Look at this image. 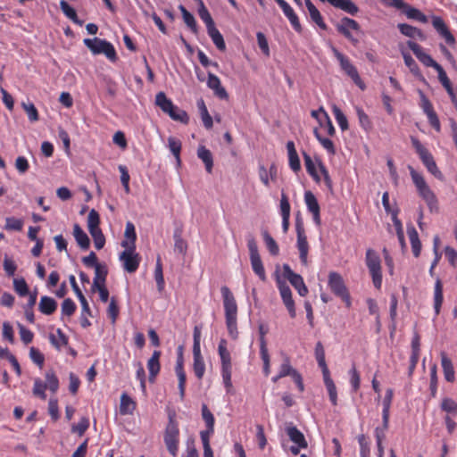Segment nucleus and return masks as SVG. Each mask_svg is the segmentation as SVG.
<instances>
[{"instance_id":"obj_1","label":"nucleus","mask_w":457,"mask_h":457,"mask_svg":"<svg viewBox=\"0 0 457 457\" xmlns=\"http://www.w3.org/2000/svg\"><path fill=\"white\" fill-rule=\"evenodd\" d=\"M220 292L223 299L226 326L228 335L232 339H237L238 337L237 304L235 296L226 286L221 287Z\"/></svg>"},{"instance_id":"obj_2","label":"nucleus","mask_w":457,"mask_h":457,"mask_svg":"<svg viewBox=\"0 0 457 457\" xmlns=\"http://www.w3.org/2000/svg\"><path fill=\"white\" fill-rule=\"evenodd\" d=\"M408 169L419 195L427 204L430 212H437L439 210L438 199L426 182L423 175L416 171L411 166H409Z\"/></svg>"},{"instance_id":"obj_3","label":"nucleus","mask_w":457,"mask_h":457,"mask_svg":"<svg viewBox=\"0 0 457 457\" xmlns=\"http://www.w3.org/2000/svg\"><path fill=\"white\" fill-rule=\"evenodd\" d=\"M179 427L176 420V412L170 411L168 423L163 433V441L167 451L172 457H177L179 448Z\"/></svg>"},{"instance_id":"obj_4","label":"nucleus","mask_w":457,"mask_h":457,"mask_svg":"<svg viewBox=\"0 0 457 457\" xmlns=\"http://www.w3.org/2000/svg\"><path fill=\"white\" fill-rule=\"evenodd\" d=\"M228 342L226 339H220L218 345V353L220 358V373L222 377L223 385L228 394L231 393L233 385L231 380L232 376V362L231 355L228 350Z\"/></svg>"},{"instance_id":"obj_5","label":"nucleus","mask_w":457,"mask_h":457,"mask_svg":"<svg viewBox=\"0 0 457 457\" xmlns=\"http://www.w3.org/2000/svg\"><path fill=\"white\" fill-rule=\"evenodd\" d=\"M411 141L412 146L414 147L416 153L418 154L420 159L421 160L422 163L427 168V170L433 176H435V178L442 180L444 179L443 173L438 169L431 153L420 143V141L417 137H411Z\"/></svg>"},{"instance_id":"obj_6","label":"nucleus","mask_w":457,"mask_h":457,"mask_svg":"<svg viewBox=\"0 0 457 457\" xmlns=\"http://www.w3.org/2000/svg\"><path fill=\"white\" fill-rule=\"evenodd\" d=\"M83 43L94 54H103L112 62H115L117 60L115 48L110 42L98 37H94L85 38Z\"/></svg>"},{"instance_id":"obj_7","label":"nucleus","mask_w":457,"mask_h":457,"mask_svg":"<svg viewBox=\"0 0 457 457\" xmlns=\"http://www.w3.org/2000/svg\"><path fill=\"white\" fill-rule=\"evenodd\" d=\"M365 262L372 278V282L377 289L382 285V269L379 254L373 249L366 251Z\"/></svg>"},{"instance_id":"obj_8","label":"nucleus","mask_w":457,"mask_h":457,"mask_svg":"<svg viewBox=\"0 0 457 457\" xmlns=\"http://www.w3.org/2000/svg\"><path fill=\"white\" fill-rule=\"evenodd\" d=\"M328 285L331 292L345 302L347 306L351 304V298L343 277L336 271H330L328 274Z\"/></svg>"},{"instance_id":"obj_9","label":"nucleus","mask_w":457,"mask_h":457,"mask_svg":"<svg viewBox=\"0 0 457 457\" xmlns=\"http://www.w3.org/2000/svg\"><path fill=\"white\" fill-rule=\"evenodd\" d=\"M335 56L340 63L341 69L353 79V81L361 88L364 89L365 85L362 82L356 67L350 62L349 58L338 52L337 49L334 50Z\"/></svg>"},{"instance_id":"obj_10","label":"nucleus","mask_w":457,"mask_h":457,"mask_svg":"<svg viewBox=\"0 0 457 457\" xmlns=\"http://www.w3.org/2000/svg\"><path fill=\"white\" fill-rule=\"evenodd\" d=\"M119 259L122 263L124 270L129 273L136 272L141 262V257L136 253V248L129 247L125 248L124 251L120 253Z\"/></svg>"},{"instance_id":"obj_11","label":"nucleus","mask_w":457,"mask_h":457,"mask_svg":"<svg viewBox=\"0 0 457 457\" xmlns=\"http://www.w3.org/2000/svg\"><path fill=\"white\" fill-rule=\"evenodd\" d=\"M419 94L420 96V106L423 110L424 113L427 115V118H428V120L430 126L436 132H440V130H441L440 120L438 119L436 112L434 110L432 103L429 101V99L426 96V95L421 90L419 91Z\"/></svg>"},{"instance_id":"obj_12","label":"nucleus","mask_w":457,"mask_h":457,"mask_svg":"<svg viewBox=\"0 0 457 457\" xmlns=\"http://www.w3.org/2000/svg\"><path fill=\"white\" fill-rule=\"evenodd\" d=\"M295 230L297 234V249L299 251V257L301 262L303 265L308 264V252H309V244L307 241V237L304 232V228L301 220H296L295 222Z\"/></svg>"},{"instance_id":"obj_13","label":"nucleus","mask_w":457,"mask_h":457,"mask_svg":"<svg viewBox=\"0 0 457 457\" xmlns=\"http://www.w3.org/2000/svg\"><path fill=\"white\" fill-rule=\"evenodd\" d=\"M408 47L413 52L418 60L427 67H432L436 71L442 68L428 54L423 51V48L417 43L409 40L407 42Z\"/></svg>"},{"instance_id":"obj_14","label":"nucleus","mask_w":457,"mask_h":457,"mask_svg":"<svg viewBox=\"0 0 457 457\" xmlns=\"http://www.w3.org/2000/svg\"><path fill=\"white\" fill-rule=\"evenodd\" d=\"M283 273L285 278L290 284L297 290L301 296H305L308 294V288L301 275L295 273L289 265L284 264Z\"/></svg>"},{"instance_id":"obj_15","label":"nucleus","mask_w":457,"mask_h":457,"mask_svg":"<svg viewBox=\"0 0 457 457\" xmlns=\"http://www.w3.org/2000/svg\"><path fill=\"white\" fill-rule=\"evenodd\" d=\"M278 288L279 290L282 301L287 309L289 315L291 318H295L296 312L295 307V302L292 297V291L290 287L287 285L286 282L280 280L279 278L277 280Z\"/></svg>"},{"instance_id":"obj_16","label":"nucleus","mask_w":457,"mask_h":457,"mask_svg":"<svg viewBox=\"0 0 457 457\" xmlns=\"http://www.w3.org/2000/svg\"><path fill=\"white\" fill-rule=\"evenodd\" d=\"M361 27L359 23L348 17H344L340 23L337 26V29L339 33L344 35L348 40H350L354 46L357 45L358 40L353 37L350 29L358 31Z\"/></svg>"},{"instance_id":"obj_17","label":"nucleus","mask_w":457,"mask_h":457,"mask_svg":"<svg viewBox=\"0 0 457 457\" xmlns=\"http://www.w3.org/2000/svg\"><path fill=\"white\" fill-rule=\"evenodd\" d=\"M202 417L205 422L206 429L200 432L201 439H209L214 433L215 419L205 403L202 405Z\"/></svg>"},{"instance_id":"obj_18","label":"nucleus","mask_w":457,"mask_h":457,"mask_svg":"<svg viewBox=\"0 0 457 457\" xmlns=\"http://www.w3.org/2000/svg\"><path fill=\"white\" fill-rule=\"evenodd\" d=\"M432 25L436 32L445 40L447 45H455V38L442 18L437 16L434 17L432 20Z\"/></svg>"},{"instance_id":"obj_19","label":"nucleus","mask_w":457,"mask_h":457,"mask_svg":"<svg viewBox=\"0 0 457 457\" xmlns=\"http://www.w3.org/2000/svg\"><path fill=\"white\" fill-rule=\"evenodd\" d=\"M304 202L308 211L312 214L314 222L317 225L320 224V208L318 200L314 194L311 191L304 193Z\"/></svg>"},{"instance_id":"obj_20","label":"nucleus","mask_w":457,"mask_h":457,"mask_svg":"<svg viewBox=\"0 0 457 457\" xmlns=\"http://www.w3.org/2000/svg\"><path fill=\"white\" fill-rule=\"evenodd\" d=\"M207 86L213 90L215 96L220 99H228V94L226 89L221 86L220 79L215 74L209 72Z\"/></svg>"},{"instance_id":"obj_21","label":"nucleus","mask_w":457,"mask_h":457,"mask_svg":"<svg viewBox=\"0 0 457 457\" xmlns=\"http://www.w3.org/2000/svg\"><path fill=\"white\" fill-rule=\"evenodd\" d=\"M161 351L155 350L154 351L152 356L147 361V369L149 371V381L154 382L155 378L160 372L161 370V363H160V357H161Z\"/></svg>"},{"instance_id":"obj_22","label":"nucleus","mask_w":457,"mask_h":457,"mask_svg":"<svg viewBox=\"0 0 457 457\" xmlns=\"http://www.w3.org/2000/svg\"><path fill=\"white\" fill-rule=\"evenodd\" d=\"M394 397V391L392 388H388L386 391V395L384 396L382 402V421L385 428H388L389 426V418H390V408L392 404Z\"/></svg>"},{"instance_id":"obj_23","label":"nucleus","mask_w":457,"mask_h":457,"mask_svg":"<svg viewBox=\"0 0 457 457\" xmlns=\"http://www.w3.org/2000/svg\"><path fill=\"white\" fill-rule=\"evenodd\" d=\"M287 150L288 154V164L290 169L295 172L299 171L301 170V162L295 149V143L293 141H288L287 143Z\"/></svg>"},{"instance_id":"obj_24","label":"nucleus","mask_w":457,"mask_h":457,"mask_svg":"<svg viewBox=\"0 0 457 457\" xmlns=\"http://www.w3.org/2000/svg\"><path fill=\"white\" fill-rule=\"evenodd\" d=\"M443 302V282L440 278L436 277L434 287V310L436 316L439 315Z\"/></svg>"},{"instance_id":"obj_25","label":"nucleus","mask_w":457,"mask_h":457,"mask_svg":"<svg viewBox=\"0 0 457 457\" xmlns=\"http://www.w3.org/2000/svg\"><path fill=\"white\" fill-rule=\"evenodd\" d=\"M286 432L293 443L302 446L303 449H306L308 447V443L303 434L295 426H288L286 428Z\"/></svg>"},{"instance_id":"obj_26","label":"nucleus","mask_w":457,"mask_h":457,"mask_svg":"<svg viewBox=\"0 0 457 457\" xmlns=\"http://www.w3.org/2000/svg\"><path fill=\"white\" fill-rule=\"evenodd\" d=\"M280 8L282 9L284 14L287 16V18L289 20L292 27L296 30L297 32H300L302 30V27L299 21V19L297 15L295 14L293 8L286 2L281 1L280 4H278Z\"/></svg>"},{"instance_id":"obj_27","label":"nucleus","mask_w":457,"mask_h":457,"mask_svg":"<svg viewBox=\"0 0 457 457\" xmlns=\"http://www.w3.org/2000/svg\"><path fill=\"white\" fill-rule=\"evenodd\" d=\"M441 365L446 381L453 383L455 380V372L452 361L445 352L441 353Z\"/></svg>"},{"instance_id":"obj_28","label":"nucleus","mask_w":457,"mask_h":457,"mask_svg":"<svg viewBox=\"0 0 457 457\" xmlns=\"http://www.w3.org/2000/svg\"><path fill=\"white\" fill-rule=\"evenodd\" d=\"M137 233L132 222L128 221L125 228V239L121 242L124 248H136Z\"/></svg>"},{"instance_id":"obj_29","label":"nucleus","mask_w":457,"mask_h":457,"mask_svg":"<svg viewBox=\"0 0 457 457\" xmlns=\"http://www.w3.org/2000/svg\"><path fill=\"white\" fill-rule=\"evenodd\" d=\"M57 309V302L47 295H44L40 298L38 304V310L45 315L53 314Z\"/></svg>"},{"instance_id":"obj_30","label":"nucleus","mask_w":457,"mask_h":457,"mask_svg":"<svg viewBox=\"0 0 457 457\" xmlns=\"http://www.w3.org/2000/svg\"><path fill=\"white\" fill-rule=\"evenodd\" d=\"M397 27L400 32L408 37L419 38L420 40H424L426 38L424 33L416 27L406 23H399Z\"/></svg>"},{"instance_id":"obj_31","label":"nucleus","mask_w":457,"mask_h":457,"mask_svg":"<svg viewBox=\"0 0 457 457\" xmlns=\"http://www.w3.org/2000/svg\"><path fill=\"white\" fill-rule=\"evenodd\" d=\"M155 104L166 114H169L176 105L169 99L164 92H159L155 96Z\"/></svg>"},{"instance_id":"obj_32","label":"nucleus","mask_w":457,"mask_h":457,"mask_svg":"<svg viewBox=\"0 0 457 457\" xmlns=\"http://www.w3.org/2000/svg\"><path fill=\"white\" fill-rule=\"evenodd\" d=\"M197 157L204 163L205 170L208 173H212L213 167V158L212 152L204 145H200L197 149Z\"/></svg>"},{"instance_id":"obj_33","label":"nucleus","mask_w":457,"mask_h":457,"mask_svg":"<svg viewBox=\"0 0 457 457\" xmlns=\"http://www.w3.org/2000/svg\"><path fill=\"white\" fill-rule=\"evenodd\" d=\"M193 370L195 377L202 379L205 372V364L201 351H193Z\"/></svg>"},{"instance_id":"obj_34","label":"nucleus","mask_w":457,"mask_h":457,"mask_svg":"<svg viewBox=\"0 0 457 457\" xmlns=\"http://www.w3.org/2000/svg\"><path fill=\"white\" fill-rule=\"evenodd\" d=\"M49 341L55 349L60 351L62 346L68 345L69 338L61 328H57L55 334L49 335Z\"/></svg>"},{"instance_id":"obj_35","label":"nucleus","mask_w":457,"mask_h":457,"mask_svg":"<svg viewBox=\"0 0 457 457\" xmlns=\"http://www.w3.org/2000/svg\"><path fill=\"white\" fill-rule=\"evenodd\" d=\"M305 4L308 9L310 17L313 22H315L321 29H327V25L323 21V18L320 11L312 3L311 0H305Z\"/></svg>"},{"instance_id":"obj_36","label":"nucleus","mask_w":457,"mask_h":457,"mask_svg":"<svg viewBox=\"0 0 457 457\" xmlns=\"http://www.w3.org/2000/svg\"><path fill=\"white\" fill-rule=\"evenodd\" d=\"M73 236L76 242L82 249L87 250L89 247V237L78 223L73 226Z\"/></svg>"},{"instance_id":"obj_37","label":"nucleus","mask_w":457,"mask_h":457,"mask_svg":"<svg viewBox=\"0 0 457 457\" xmlns=\"http://www.w3.org/2000/svg\"><path fill=\"white\" fill-rule=\"evenodd\" d=\"M407 233L411 245V251L415 257H419L421 252V243L414 227L408 228Z\"/></svg>"},{"instance_id":"obj_38","label":"nucleus","mask_w":457,"mask_h":457,"mask_svg":"<svg viewBox=\"0 0 457 457\" xmlns=\"http://www.w3.org/2000/svg\"><path fill=\"white\" fill-rule=\"evenodd\" d=\"M322 374H323L324 383H325L326 388H327L328 395H329L330 402L334 406H336L337 404V393L336 385H335L334 381L332 380V378H330L329 371H328V373H322Z\"/></svg>"},{"instance_id":"obj_39","label":"nucleus","mask_w":457,"mask_h":457,"mask_svg":"<svg viewBox=\"0 0 457 457\" xmlns=\"http://www.w3.org/2000/svg\"><path fill=\"white\" fill-rule=\"evenodd\" d=\"M137 407L134 402L127 394L123 393L120 396V412L122 415L132 414Z\"/></svg>"},{"instance_id":"obj_40","label":"nucleus","mask_w":457,"mask_h":457,"mask_svg":"<svg viewBox=\"0 0 457 457\" xmlns=\"http://www.w3.org/2000/svg\"><path fill=\"white\" fill-rule=\"evenodd\" d=\"M355 112L358 117L360 127L366 132H370L373 126L370 118L360 106H355Z\"/></svg>"},{"instance_id":"obj_41","label":"nucleus","mask_w":457,"mask_h":457,"mask_svg":"<svg viewBox=\"0 0 457 457\" xmlns=\"http://www.w3.org/2000/svg\"><path fill=\"white\" fill-rule=\"evenodd\" d=\"M207 32L216 47L220 51H224L226 49L224 38L215 25L209 28Z\"/></svg>"},{"instance_id":"obj_42","label":"nucleus","mask_w":457,"mask_h":457,"mask_svg":"<svg viewBox=\"0 0 457 457\" xmlns=\"http://www.w3.org/2000/svg\"><path fill=\"white\" fill-rule=\"evenodd\" d=\"M333 6L351 15H355L359 11L358 6L351 0H336Z\"/></svg>"},{"instance_id":"obj_43","label":"nucleus","mask_w":457,"mask_h":457,"mask_svg":"<svg viewBox=\"0 0 457 457\" xmlns=\"http://www.w3.org/2000/svg\"><path fill=\"white\" fill-rule=\"evenodd\" d=\"M251 265L253 272L259 277L262 281L266 280L265 270L260 255L250 257Z\"/></svg>"},{"instance_id":"obj_44","label":"nucleus","mask_w":457,"mask_h":457,"mask_svg":"<svg viewBox=\"0 0 457 457\" xmlns=\"http://www.w3.org/2000/svg\"><path fill=\"white\" fill-rule=\"evenodd\" d=\"M168 146L170 151L172 153L174 157L176 158L177 164L179 166L181 163L180 160V152H181V141L176 137H170L168 138Z\"/></svg>"},{"instance_id":"obj_45","label":"nucleus","mask_w":457,"mask_h":457,"mask_svg":"<svg viewBox=\"0 0 457 457\" xmlns=\"http://www.w3.org/2000/svg\"><path fill=\"white\" fill-rule=\"evenodd\" d=\"M315 358L319 366L321 368L322 373H328L329 370L326 363L325 350L321 342H318L315 345Z\"/></svg>"},{"instance_id":"obj_46","label":"nucleus","mask_w":457,"mask_h":457,"mask_svg":"<svg viewBox=\"0 0 457 457\" xmlns=\"http://www.w3.org/2000/svg\"><path fill=\"white\" fill-rule=\"evenodd\" d=\"M60 8L67 18L76 24L82 25V21L78 19L75 9L72 8L65 0H61Z\"/></svg>"},{"instance_id":"obj_47","label":"nucleus","mask_w":457,"mask_h":457,"mask_svg":"<svg viewBox=\"0 0 457 457\" xmlns=\"http://www.w3.org/2000/svg\"><path fill=\"white\" fill-rule=\"evenodd\" d=\"M46 388L49 389L52 393H56L59 389V379L53 370H49L46 372L45 375Z\"/></svg>"},{"instance_id":"obj_48","label":"nucleus","mask_w":457,"mask_h":457,"mask_svg":"<svg viewBox=\"0 0 457 457\" xmlns=\"http://www.w3.org/2000/svg\"><path fill=\"white\" fill-rule=\"evenodd\" d=\"M332 112L335 116V119H336L338 126L342 129V131L347 130L349 129L348 120H347L346 116L344 114V112H342V110L339 107H337V105H334L332 107Z\"/></svg>"},{"instance_id":"obj_49","label":"nucleus","mask_w":457,"mask_h":457,"mask_svg":"<svg viewBox=\"0 0 457 457\" xmlns=\"http://www.w3.org/2000/svg\"><path fill=\"white\" fill-rule=\"evenodd\" d=\"M199 8H198V14L201 20L205 23L207 29L212 26H214V21L208 11V9L205 7L203 0H200L199 2Z\"/></svg>"},{"instance_id":"obj_50","label":"nucleus","mask_w":457,"mask_h":457,"mask_svg":"<svg viewBox=\"0 0 457 457\" xmlns=\"http://www.w3.org/2000/svg\"><path fill=\"white\" fill-rule=\"evenodd\" d=\"M403 12L409 19L416 20L422 23H426L428 21L427 16L425 14H423L420 10L411 7L409 4H407L403 10Z\"/></svg>"},{"instance_id":"obj_51","label":"nucleus","mask_w":457,"mask_h":457,"mask_svg":"<svg viewBox=\"0 0 457 457\" xmlns=\"http://www.w3.org/2000/svg\"><path fill=\"white\" fill-rule=\"evenodd\" d=\"M437 73H438V79L440 80L441 84L446 89L447 93L449 94L452 100L453 101L455 99V95H454V92H453V89L452 87V83H451L449 78L447 77L443 67L437 71Z\"/></svg>"},{"instance_id":"obj_52","label":"nucleus","mask_w":457,"mask_h":457,"mask_svg":"<svg viewBox=\"0 0 457 457\" xmlns=\"http://www.w3.org/2000/svg\"><path fill=\"white\" fill-rule=\"evenodd\" d=\"M107 270L104 266H96L95 269V278L93 282V287H98L101 285H105V280L107 277Z\"/></svg>"},{"instance_id":"obj_53","label":"nucleus","mask_w":457,"mask_h":457,"mask_svg":"<svg viewBox=\"0 0 457 457\" xmlns=\"http://www.w3.org/2000/svg\"><path fill=\"white\" fill-rule=\"evenodd\" d=\"M260 354L261 358L263 361V373L265 376H269L270 372V354L268 352V348L266 343L262 341V345L260 347Z\"/></svg>"},{"instance_id":"obj_54","label":"nucleus","mask_w":457,"mask_h":457,"mask_svg":"<svg viewBox=\"0 0 457 457\" xmlns=\"http://www.w3.org/2000/svg\"><path fill=\"white\" fill-rule=\"evenodd\" d=\"M313 133L317 140L323 146V148L326 149L328 154H335L336 148L333 141L330 140L329 138L321 137L317 129H314Z\"/></svg>"},{"instance_id":"obj_55","label":"nucleus","mask_w":457,"mask_h":457,"mask_svg":"<svg viewBox=\"0 0 457 457\" xmlns=\"http://www.w3.org/2000/svg\"><path fill=\"white\" fill-rule=\"evenodd\" d=\"M89 425V419L87 417H82L80 418L78 424H73L71 426V432L78 434L79 436H82L88 429Z\"/></svg>"},{"instance_id":"obj_56","label":"nucleus","mask_w":457,"mask_h":457,"mask_svg":"<svg viewBox=\"0 0 457 457\" xmlns=\"http://www.w3.org/2000/svg\"><path fill=\"white\" fill-rule=\"evenodd\" d=\"M168 115L173 120L179 121L183 124H187L189 122V116L187 112L179 109L177 105Z\"/></svg>"},{"instance_id":"obj_57","label":"nucleus","mask_w":457,"mask_h":457,"mask_svg":"<svg viewBox=\"0 0 457 457\" xmlns=\"http://www.w3.org/2000/svg\"><path fill=\"white\" fill-rule=\"evenodd\" d=\"M303 160H304V165L306 168V171L312 177V179L314 180L319 182L320 177L317 173L316 167H315V164H314L312 157L308 154L303 153Z\"/></svg>"},{"instance_id":"obj_58","label":"nucleus","mask_w":457,"mask_h":457,"mask_svg":"<svg viewBox=\"0 0 457 457\" xmlns=\"http://www.w3.org/2000/svg\"><path fill=\"white\" fill-rule=\"evenodd\" d=\"M440 407L443 411L448 414H457V403L450 397L443 398Z\"/></svg>"},{"instance_id":"obj_59","label":"nucleus","mask_w":457,"mask_h":457,"mask_svg":"<svg viewBox=\"0 0 457 457\" xmlns=\"http://www.w3.org/2000/svg\"><path fill=\"white\" fill-rule=\"evenodd\" d=\"M46 384H45L40 378H35L34 386H33V395L37 397H39L42 400L46 399Z\"/></svg>"},{"instance_id":"obj_60","label":"nucleus","mask_w":457,"mask_h":457,"mask_svg":"<svg viewBox=\"0 0 457 457\" xmlns=\"http://www.w3.org/2000/svg\"><path fill=\"white\" fill-rule=\"evenodd\" d=\"M13 287L20 296H26L29 294V287L24 278H14Z\"/></svg>"},{"instance_id":"obj_61","label":"nucleus","mask_w":457,"mask_h":457,"mask_svg":"<svg viewBox=\"0 0 457 457\" xmlns=\"http://www.w3.org/2000/svg\"><path fill=\"white\" fill-rule=\"evenodd\" d=\"M21 106H22L23 110L26 112L30 122H36L39 120V114H38V112H37L36 106L34 105V104L22 103Z\"/></svg>"},{"instance_id":"obj_62","label":"nucleus","mask_w":457,"mask_h":457,"mask_svg":"<svg viewBox=\"0 0 457 457\" xmlns=\"http://www.w3.org/2000/svg\"><path fill=\"white\" fill-rule=\"evenodd\" d=\"M77 310V305L74 301L71 298H66L62 303V315L71 316Z\"/></svg>"},{"instance_id":"obj_63","label":"nucleus","mask_w":457,"mask_h":457,"mask_svg":"<svg viewBox=\"0 0 457 457\" xmlns=\"http://www.w3.org/2000/svg\"><path fill=\"white\" fill-rule=\"evenodd\" d=\"M23 228V221L21 219L8 217L5 220L4 228L12 231H21Z\"/></svg>"},{"instance_id":"obj_64","label":"nucleus","mask_w":457,"mask_h":457,"mask_svg":"<svg viewBox=\"0 0 457 457\" xmlns=\"http://www.w3.org/2000/svg\"><path fill=\"white\" fill-rule=\"evenodd\" d=\"M263 239L266 244V246L268 250L270 251V254L272 255H278L279 253V248L276 241L272 238V237L267 232H263Z\"/></svg>"}]
</instances>
